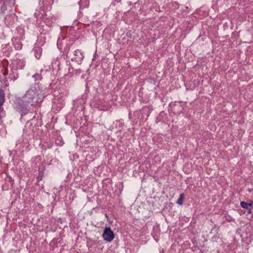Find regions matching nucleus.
Wrapping results in <instances>:
<instances>
[{"instance_id":"5","label":"nucleus","mask_w":253,"mask_h":253,"mask_svg":"<svg viewBox=\"0 0 253 253\" xmlns=\"http://www.w3.org/2000/svg\"><path fill=\"white\" fill-rule=\"evenodd\" d=\"M184 197V194L183 193L179 195V198L178 199V200H177V201L176 202V204L179 205H182L183 203Z\"/></svg>"},{"instance_id":"9","label":"nucleus","mask_w":253,"mask_h":253,"mask_svg":"<svg viewBox=\"0 0 253 253\" xmlns=\"http://www.w3.org/2000/svg\"><path fill=\"white\" fill-rule=\"evenodd\" d=\"M249 213H251V210L249 211Z\"/></svg>"},{"instance_id":"8","label":"nucleus","mask_w":253,"mask_h":253,"mask_svg":"<svg viewBox=\"0 0 253 253\" xmlns=\"http://www.w3.org/2000/svg\"><path fill=\"white\" fill-rule=\"evenodd\" d=\"M253 205V201H251L249 203H248V206L249 207V210H250V207H251Z\"/></svg>"},{"instance_id":"6","label":"nucleus","mask_w":253,"mask_h":253,"mask_svg":"<svg viewBox=\"0 0 253 253\" xmlns=\"http://www.w3.org/2000/svg\"><path fill=\"white\" fill-rule=\"evenodd\" d=\"M240 205L241 206L244 208V209H246L247 210H249V207H248V203L245 202H241L240 203Z\"/></svg>"},{"instance_id":"7","label":"nucleus","mask_w":253,"mask_h":253,"mask_svg":"<svg viewBox=\"0 0 253 253\" xmlns=\"http://www.w3.org/2000/svg\"><path fill=\"white\" fill-rule=\"evenodd\" d=\"M15 47L17 49H20L22 48V45L20 43H18L17 44L15 45Z\"/></svg>"},{"instance_id":"1","label":"nucleus","mask_w":253,"mask_h":253,"mask_svg":"<svg viewBox=\"0 0 253 253\" xmlns=\"http://www.w3.org/2000/svg\"><path fill=\"white\" fill-rule=\"evenodd\" d=\"M42 89L36 84L28 90L21 99L17 100L16 108L20 111H25L30 106H35L43 101Z\"/></svg>"},{"instance_id":"3","label":"nucleus","mask_w":253,"mask_h":253,"mask_svg":"<svg viewBox=\"0 0 253 253\" xmlns=\"http://www.w3.org/2000/svg\"><path fill=\"white\" fill-rule=\"evenodd\" d=\"M73 55L74 57L71 58V60L76 62L78 64H80L84 58L83 53L78 49L76 50L73 52Z\"/></svg>"},{"instance_id":"4","label":"nucleus","mask_w":253,"mask_h":253,"mask_svg":"<svg viewBox=\"0 0 253 253\" xmlns=\"http://www.w3.org/2000/svg\"><path fill=\"white\" fill-rule=\"evenodd\" d=\"M1 2L3 1V4L1 7V10L2 12H4L6 9V6L13 5L15 4L14 0H0Z\"/></svg>"},{"instance_id":"2","label":"nucleus","mask_w":253,"mask_h":253,"mask_svg":"<svg viewBox=\"0 0 253 253\" xmlns=\"http://www.w3.org/2000/svg\"><path fill=\"white\" fill-rule=\"evenodd\" d=\"M103 237L107 242L112 241L114 238V232L110 228H106L103 234Z\"/></svg>"}]
</instances>
